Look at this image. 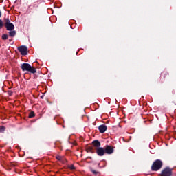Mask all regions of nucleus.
<instances>
[{
    "instance_id": "nucleus-18",
    "label": "nucleus",
    "mask_w": 176,
    "mask_h": 176,
    "mask_svg": "<svg viewBox=\"0 0 176 176\" xmlns=\"http://www.w3.org/2000/svg\"><path fill=\"white\" fill-rule=\"evenodd\" d=\"M5 130H6V127L0 126V133H4Z\"/></svg>"
},
{
    "instance_id": "nucleus-2",
    "label": "nucleus",
    "mask_w": 176,
    "mask_h": 176,
    "mask_svg": "<svg viewBox=\"0 0 176 176\" xmlns=\"http://www.w3.org/2000/svg\"><path fill=\"white\" fill-rule=\"evenodd\" d=\"M162 167H163V162L160 160H157L151 166V171H159Z\"/></svg>"
},
{
    "instance_id": "nucleus-8",
    "label": "nucleus",
    "mask_w": 176,
    "mask_h": 176,
    "mask_svg": "<svg viewBox=\"0 0 176 176\" xmlns=\"http://www.w3.org/2000/svg\"><path fill=\"white\" fill-rule=\"evenodd\" d=\"M98 156H104L105 155V149L104 148L100 147L98 149L95 150Z\"/></svg>"
},
{
    "instance_id": "nucleus-19",
    "label": "nucleus",
    "mask_w": 176,
    "mask_h": 176,
    "mask_svg": "<svg viewBox=\"0 0 176 176\" xmlns=\"http://www.w3.org/2000/svg\"><path fill=\"white\" fill-rule=\"evenodd\" d=\"M56 160H59V162H61L63 160V157L58 155L56 156Z\"/></svg>"
},
{
    "instance_id": "nucleus-17",
    "label": "nucleus",
    "mask_w": 176,
    "mask_h": 176,
    "mask_svg": "<svg viewBox=\"0 0 176 176\" xmlns=\"http://www.w3.org/2000/svg\"><path fill=\"white\" fill-rule=\"evenodd\" d=\"M29 118L31 119L32 118H35V113L34 111H32L29 113Z\"/></svg>"
},
{
    "instance_id": "nucleus-16",
    "label": "nucleus",
    "mask_w": 176,
    "mask_h": 176,
    "mask_svg": "<svg viewBox=\"0 0 176 176\" xmlns=\"http://www.w3.org/2000/svg\"><path fill=\"white\" fill-rule=\"evenodd\" d=\"M3 41H6V39H8L9 38V36L8 34H3L2 36H1Z\"/></svg>"
},
{
    "instance_id": "nucleus-7",
    "label": "nucleus",
    "mask_w": 176,
    "mask_h": 176,
    "mask_svg": "<svg viewBox=\"0 0 176 176\" xmlns=\"http://www.w3.org/2000/svg\"><path fill=\"white\" fill-rule=\"evenodd\" d=\"M91 146L93 147L94 150H97L98 148H101V142L98 140H94L91 143Z\"/></svg>"
},
{
    "instance_id": "nucleus-22",
    "label": "nucleus",
    "mask_w": 176,
    "mask_h": 176,
    "mask_svg": "<svg viewBox=\"0 0 176 176\" xmlns=\"http://www.w3.org/2000/svg\"><path fill=\"white\" fill-rule=\"evenodd\" d=\"M0 17H2V12L0 10Z\"/></svg>"
},
{
    "instance_id": "nucleus-5",
    "label": "nucleus",
    "mask_w": 176,
    "mask_h": 176,
    "mask_svg": "<svg viewBox=\"0 0 176 176\" xmlns=\"http://www.w3.org/2000/svg\"><path fill=\"white\" fill-rule=\"evenodd\" d=\"M18 50L22 56H27L28 54V48L25 45L19 47Z\"/></svg>"
},
{
    "instance_id": "nucleus-23",
    "label": "nucleus",
    "mask_w": 176,
    "mask_h": 176,
    "mask_svg": "<svg viewBox=\"0 0 176 176\" xmlns=\"http://www.w3.org/2000/svg\"><path fill=\"white\" fill-rule=\"evenodd\" d=\"M3 2V0H0V3H2Z\"/></svg>"
},
{
    "instance_id": "nucleus-21",
    "label": "nucleus",
    "mask_w": 176,
    "mask_h": 176,
    "mask_svg": "<svg viewBox=\"0 0 176 176\" xmlns=\"http://www.w3.org/2000/svg\"><path fill=\"white\" fill-rule=\"evenodd\" d=\"M13 41V38H10L9 42H12Z\"/></svg>"
},
{
    "instance_id": "nucleus-20",
    "label": "nucleus",
    "mask_w": 176,
    "mask_h": 176,
    "mask_svg": "<svg viewBox=\"0 0 176 176\" xmlns=\"http://www.w3.org/2000/svg\"><path fill=\"white\" fill-rule=\"evenodd\" d=\"M69 168H70V170H75V166L74 165H70Z\"/></svg>"
},
{
    "instance_id": "nucleus-10",
    "label": "nucleus",
    "mask_w": 176,
    "mask_h": 176,
    "mask_svg": "<svg viewBox=\"0 0 176 176\" xmlns=\"http://www.w3.org/2000/svg\"><path fill=\"white\" fill-rule=\"evenodd\" d=\"M38 6L36 4L30 6V13H35V12H38Z\"/></svg>"
},
{
    "instance_id": "nucleus-4",
    "label": "nucleus",
    "mask_w": 176,
    "mask_h": 176,
    "mask_svg": "<svg viewBox=\"0 0 176 176\" xmlns=\"http://www.w3.org/2000/svg\"><path fill=\"white\" fill-rule=\"evenodd\" d=\"M173 169L170 167H166L161 173L160 176H172Z\"/></svg>"
},
{
    "instance_id": "nucleus-9",
    "label": "nucleus",
    "mask_w": 176,
    "mask_h": 176,
    "mask_svg": "<svg viewBox=\"0 0 176 176\" xmlns=\"http://www.w3.org/2000/svg\"><path fill=\"white\" fill-rule=\"evenodd\" d=\"M107 129L108 128L105 124H102L98 126V130L101 134H104V133L107 131Z\"/></svg>"
},
{
    "instance_id": "nucleus-14",
    "label": "nucleus",
    "mask_w": 176,
    "mask_h": 176,
    "mask_svg": "<svg viewBox=\"0 0 176 176\" xmlns=\"http://www.w3.org/2000/svg\"><path fill=\"white\" fill-rule=\"evenodd\" d=\"M3 27H5V19H3V21L0 19V30H2Z\"/></svg>"
},
{
    "instance_id": "nucleus-6",
    "label": "nucleus",
    "mask_w": 176,
    "mask_h": 176,
    "mask_svg": "<svg viewBox=\"0 0 176 176\" xmlns=\"http://www.w3.org/2000/svg\"><path fill=\"white\" fill-rule=\"evenodd\" d=\"M113 146L107 145L104 147V153H107V155H112L113 153Z\"/></svg>"
},
{
    "instance_id": "nucleus-3",
    "label": "nucleus",
    "mask_w": 176,
    "mask_h": 176,
    "mask_svg": "<svg viewBox=\"0 0 176 176\" xmlns=\"http://www.w3.org/2000/svg\"><path fill=\"white\" fill-rule=\"evenodd\" d=\"M4 27L7 31H13L14 30V25L10 22L9 18H4Z\"/></svg>"
},
{
    "instance_id": "nucleus-12",
    "label": "nucleus",
    "mask_w": 176,
    "mask_h": 176,
    "mask_svg": "<svg viewBox=\"0 0 176 176\" xmlns=\"http://www.w3.org/2000/svg\"><path fill=\"white\" fill-rule=\"evenodd\" d=\"M10 32H8L9 34V36H10L11 38H14V36H16V34H17V32H16V30H9Z\"/></svg>"
},
{
    "instance_id": "nucleus-15",
    "label": "nucleus",
    "mask_w": 176,
    "mask_h": 176,
    "mask_svg": "<svg viewBox=\"0 0 176 176\" xmlns=\"http://www.w3.org/2000/svg\"><path fill=\"white\" fill-rule=\"evenodd\" d=\"M89 170L94 175H97V174L100 173L98 171H96L94 169H93V168H90Z\"/></svg>"
},
{
    "instance_id": "nucleus-13",
    "label": "nucleus",
    "mask_w": 176,
    "mask_h": 176,
    "mask_svg": "<svg viewBox=\"0 0 176 176\" xmlns=\"http://www.w3.org/2000/svg\"><path fill=\"white\" fill-rule=\"evenodd\" d=\"M87 152H90L91 153H94V151H96L94 148L93 146H87L86 148Z\"/></svg>"
},
{
    "instance_id": "nucleus-1",
    "label": "nucleus",
    "mask_w": 176,
    "mask_h": 176,
    "mask_svg": "<svg viewBox=\"0 0 176 176\" xmlns=\"http://www.w3.org/2000/svg\"><path fill=\"white\" fill-rule=\"evenodd\" d=\"M21 68L22 71H27L28 72H30V74H36V69L31 66L29 63H23L21 65Z\"/></svg>"
},
{
    "instance_id": "nucleus-11",
    "label": "nucleus",
    "mask_w": 176,
    "mask_h": 176,
    "mask_svg": "<svg viewBox=\"0 0 176 176\" xmlns=\"http://www.w3.org/2000/svg\"><path fill=\"white\" fill-rule=\"evenodd\" d=\"M168 75V72L164 71L161 73V79L164 82V80L166 78H167V76Z\"/></svg>"
}]
</instances>
